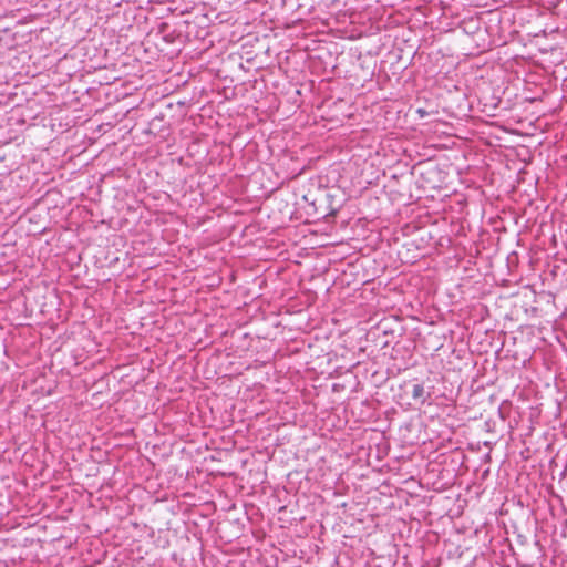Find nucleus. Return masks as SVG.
<instances>
[{"instance_id":"nucleus-2","label":"nucleus","mask_w":567,"mask_h":567,"mask_svg":"<svg viewBox=\"0 0 567 567\" xmlns=\"http://www.w3.org/2000/svg\"><path fill=\"white\" fill-rule=\"evenodd\" d=\"M417 113H420L422 117L426 114V112L424 110H422V109H419Z\"/></svg>"},{"instance_id":"nucleus-1","label":"nucleus","mask_w":567,"mask_h":567,"mask_svg":"<svg viewBox=\"0 0 567 567\" xmlns=\"http://www.w3.org/2000/svg\"><path fill=\"white\" fill-rule=\"evenodd\" d=\"M430 394L425 393V389H424V385L421 384V383H416L413 385V389H412V398L415 400V401H419L420 403H425L426 400L429 399Z\"/></svg>"}]
</instances>
